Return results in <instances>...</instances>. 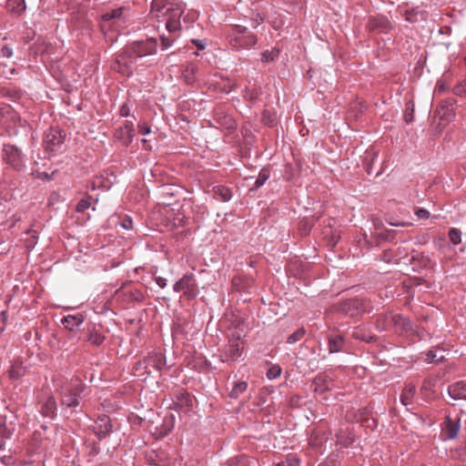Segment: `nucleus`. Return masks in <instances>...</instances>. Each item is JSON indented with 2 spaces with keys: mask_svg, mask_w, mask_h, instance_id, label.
Returning a JSON list of instances; mask_svg holds the SVG:
<instances>
[{
  "mask_svg": "<svg viewBox=\"0 0 466 466\" xmlns=\"http://www.w3.org/2000/svg\"><path fill=\"white\" fill-rule=\"evenodd\" d=\"M243 330L238 327L228 334V343L224 346L219 357L221 361L229 366L242 360L244 351V341L242 340Z\"/></svg>",
  "mask_w": 466,
  "mask_h": 466,
  "instance_id": "obj_1",
  "label": "nucleus"
},
{
  "mask_svg": "<svg viewBox=\"0 0 466 466\" xmlns=\"http://www.w3.org/2000/svg\"><path fill=\"white\" fill-rule=\"evenodd\" d=\"M229 45L236 50L250 49L256 46L258 36L241 25H232L227 29Z\"/></svg>",
  "mask_w": 466,
  "mask_h": 466,
  "instance_id": "obj_2",
  "label": "nucleus"
},
{
  "mask_svg": "<svg viewBox=\"0 0 466 466\" xmlns=\"http://www.w3.org/2000/svg\"><path fill=\"white\" fill-rule=\"evenodd\" d=\"M378 327L383 330L394 329L395 332L403 334L414 330L412 322L401 314L389 312L378 319Z\"/></svg>",
  "mask_w": 466,
  "mask_h": 466,
  "instance_id": "obj_3",
  "label": "nucleus"
},
{
  "mask_svg": "<svg viewBox=\"0 0 466 466\" xmlns=\"http://www.w3.org/2000/svg\"><path fill=\"white\" fill-rule=\"evenodd\" d=\"M86 385L79 380H72L69 385L61 392V404L66 408H76L79 405V397L84 392Z\"/></svg>",
  "mask_w": 466,
  "mask_h": 466,
  "instance_id": "obj_4",
  "label": "nucleus"
},
{
  "mask_svg": "<svg viewBox=\"0 0 466 466\" xmlns=\"http://www.w3.org/2000/svg\"><path fill=\"white\" fill-rule=\"evenodd\" d=\"M175 292H183L187 299H194L198 297L199 290L196 277L193 273L187 272L173 285Z\"/></svg>",
  "mask_w": 466,
  "mask_h": 466,
  "instance_id": "obj_5",
  "label": "nucleus"
},
{
  "mask_svg": "<svg viewBox=\"0 0 466 466\" xmlns=\"http://www.w3.org/2000/svg\"><path fill=\"white\" fill-rule=\"evenodd\" d=\"M66 134L63 129L51 127L44 137V146L46 151L55 153L62 149Z\"/></svg>",
  "mask_w": 466,
  "mask_h": 466,
  "instance_id": "obj_6",
  "label": "nucleus"
},
{
  "mask_svg": "<svg viewBox=\"0 0 466 466\" xmlns=\"http://www.w3.org/2000/svg\"><path fill=\"white\" fill-rule=\"evenodd\" d=\"M136 61L137 58L127 49L125 52L116 56L112 65V69L124 76H129L133 73Z\"/></svg>",
  "mask_w": 466,
  "mask_h": 466,
  "instance_id": "obj_7",
  "label": "nucleus"
},
{
  "mask_svg": "<svg viewBox=\"0 0 466 466\" xmlns=\"http://www.w3.org/2000/svg\"><path fill=\"white\" fill-rule=\"evenodd\" d=\"M157 47V39L148 37L145 40H139L132 43L127 49L137 59L150 56L156 53Z\"/></svg>",
  "mask_w": 466,
  "mask_h": 466,
  "instance_id": "obj_8",
  "label": "nucleus"
},
{
  "mask_svg": "<svg viewBox=\"0 0 466 466\" xmlns=\"http://www.w3.org/2000/svg\"><path fill=\"white\" fill-rule=\"evenodd\" d=\"M366 310L365 301L357 298L343 300L337 305L339 313L351 318L358 317Z\"/></svg>",
  "mask_w": 466,
  "mask_h": 466,
  "instance_id": "obj_9",
  "label": "nucleus"
},
{
  "mask_svg": "<svg viewBox=\"0 0 466 466\" xmlns=\"http://www.w3.org/2000/svg\"><path fill=\"white\" fill-rule=\"evenodd\" d=\"M183 13L184 8L180 4L175 3L170 5L169 11L164 16L167 18L166 28L169 33H176L181 30L180 17Z\"/></svg>",
  "mask_w": 466,
  "mask_h": 466,
  "instance_id": "obj_10",
  "label": "nucleus"
},
{
  "mask_svg": "<svg viewBox=\"0 0 466 466\" xmlns=\"http://www.w3.org/2000/svg\"><path fill=\"white\" fill-rule=\"evenodd\" d=\"M366 28L371 33L387 34L393 28V25L386 16L376 15L369 17Z\"/></svg>",
  "mask_w": 466,
  "mask_h": 466,
  "instance_id": "obj_11",
  "label": "nucleus"
},
{
  "mask_svg": "<svg viewBox=\"0 0 466 466\" xmlns=\"http://www.w3.org/2000/svg\"><path fill=\"white\" fill-rule=\"evenodd\" d=\"M3 152L5 161L15 170H21L24 167L22 153L15 146L5 145Z\"/></svg>",
  "mask_w": 466,
  "mask_h": 466,
  "instance_id": "obj_12",
  "label": "nucleus"
},
{
  "mask_svg": "<svg viewBox=\"0 0 466 466\" xmlns=\"http://www.w3.org/2000/svg\"><path fill=\"white\" fill-rule=\"evenodd\" d=\"M93 431L99 441L105 440L113 431L110 418L106 415L99 416L95 422Z\"/></svg>",
  "mask_w": 466,
  "mask_h": 466,
  "instance_id": "obj_13",
  "label": "nucleus"
},
{
  "mask_svg": "<svg viewBox=\"0 0 466 466\" xmlns=\"http://www.w3.org/2000/svg\"><path fill=\"white\" fill-rule=\"evenodd\" d=\"M454 105L455 100L453 99H446L442 101L435 110L436 116H438L441 120L451 121L455 116Z\"/></svg>",
  "mask_w": 466,
  "mask_h": 466,
  "instance_id": "obj_14",
  "label": "nucleus"
},
{
  "mask_svg": "<svg viewBox=\"0 0 466 466\" xmlns=\"http://www.w3.org/2000/svg\"><path fill=\"white\" fill-rule=\"evenodd\" d=\"M146 368L160 371L166 366V358L160 351H151L144 360Z\"/></svg>",
  "mask_w": 466,
  "mask_h": 466,
  "instance_id": "obj_15",
  "label": "nucleus"
},
{
  "mask_svg": "<svg viewBox=\"0 0 466 466\" xmlns=\"http://www.w3.org/2000/svg\"><path fill=\"white\" fill-rule=\"evenodd\" d=\"M174 4L175 2L171 0H152L149 15L157 19L164 17L169 11L170 5Z\"/></svg>",
  "mask_w": 466,
  "mask_h": 466,
  "instance_id": "obj_16",
  "label": "nucleus"
},
{
  "mask_svg": "<svg viewBox=\"0 0 466 466\" xmlns=\"http://www.w3.org/2000/svg\"><path fill=\"white\" fill-rule=\"evenodd\" d=\"M56 400L53 395H48L40 401V413L44 417L54 419L56 416Z\"/></svg>",
  "mask_w": 466,
  "mask_h": 466,
  "instance_id": "obj_17",
  "label": "nucleus"
},
{
  "mask_svg": "<svg viewBox=\"0 0 466 466\" xmlns=\"http://www.w3.org/2000/svg\"><path fill=\"white\" fill-rule=\"evenodd\" d=\"M175 399L180 406L182 412L187 413L193 408V397L186 390L181 389L175 392Z\"/></svg>",
  "mask_w": 466,
  "mask_h": 466,
  "instance_id": "obj_18",
  "label": "nucleus"
},
{
  "mask_svg": "<svg viewBox=\"0 0 466 466\" xmlns=\"http://www.w3.org/2000/svg\"><path fill=\"white\" fill-rule=\"evenodd\" d=\"M448 394L454 400H466V381L460 380L451 384Z\"/></svg>",
  "mask_w": 466,
  "mask_h": 466,
  "instance_id": "obj_19",
  "label": "nucleus"
},
{
  "mask_svg": "<svg viewBox=\"0 0 466 466\" xmlns=\"http://www.w3.org/2000/svg\"><path fill=\"white\" fill-rule=\"evenodd\" d=\"M345 339L339 334H330L328 337V350L329 353H338L344 350Z\"/></svg>",
  "mask_w": 466,
  "mask_h": 466,
  "instance_id": "obj_20",
  "label": "nucleus"
},
{
  "mask_svg": "<svg viewBox=\"0 0 466 466\" xmlns=\"http://www.w3.org/2000/svg\"><path fill=\"white\" fill-rule=\"evenodd\" d=\"M198 72L199 66L196 63H188L182 72V77L185 83L193 85L197 81Z\"/></svg>",
  "mask_w": 466,
  "mask_h": 466,
  "instance_id": "obj_21",
  "label": "nucleus"
},
{
  "mask_svg": "<svg viewBox=\"0 0 466 466\" xmlns=\"http://www.w3.org/2000/svg\"><path fill=\"white\" fill-rule=\"evenodd\" d=\"M106 337L101 333L95 324L87 327V341L92 345L100 346L105 341Z\"/></svg>",
  "mask_w": 466,
  "mask_h": 466,
  "instance_id": "obj_22",
  "label": "nucleus"
},
{
  "mask_svg": "<svg viewBox=\"0 0 466 466\" xmlns=\"http://www.w3.org/2000/svg\"><path fill=\"white\" fill-rule=\"evenodd\" d=\"M61 322L66 329L73 331L84 322V316L80 313L68 315L64 317Z\"/></svg>",
  "mask_w": 466,
  "mask_h": 466,
  "instance_id": "obj_23",
  "label": "nucleus"
},
{
  "mask_svg": "<svg viewBox=\"0 0 466 466\" xmlns=\"http://www.w3.org/2000/svg\"><path fill=\"white\" fill-rule=\"evenodd\" d=\"M216 121L220 127L227 130H234L236 128V122L233 117L226 113L218 112Z\"/></svg>",
  "mask_w": 466,
  "mask_h": 466,
  "instance_id": "obj_24",
  "label": "nucleus"
},
{
  "mask_svg": "<svg viewBox=\"0 0 466 466\" xmlns=\"http://www.w3.org/2000/svg\"><path fill=\"white\" fill-rule=\"evenodd\" d=\"M460 431V420H453L450 416L445 418V434L448 439H455Z\"/></svg>",
  "mask_w": 466,
  "mask_h": 466,
  "instance_id": "obj_25",
  "label": "nucleus"
},
{
  "mask_svg": "<svg viewBox=\"0 0 466 466\" xmlns=\"http://www.w3.org/2000/svg\"><path fill=\"white\" fill-rule=\"evenodd\" d=\"M352 338L365 342H371L376 340V336L368 331L365 328L357 327L353 329Z\"/></svg>",
  "mask_w": 466,
  "mask_h": 466,
  "instance_id": "obj_26",
  "label": "nucleus"
},
{
  "mask_svg": "<svg viewBox=\"0 0 466 466\" xmlns=\"http://www.w3.org/2000/svg\"><path fill=\"white\" fill-rule=\"evenodd\" d=\"M415 394V386L412 383H406L400 394V401L404 406H409L412 403Z\"/></svg>",
  "mask_w": 466,
  "mask_h": 466,
  "instance_id": "obj_27",
  "label": "nucleus"
},
{
  "mask_svg": "<svg viewBox=\"0 0 466 466\" xmlns=\"http://www.w3.org/2000/svg\"><path fill=\"white\" fill-rule=\"evenodd\" d=\"M337 443L342 447H349L355 441V435L351 431H343L336 433Z\"/></svg>",
  "mask_w": 466,
  "mask_h": 466,
  "instance_id": "obj_28",
  "label": "nucleus"
},
{
  "mask_svg": "<svg viewBox=\"0 0 466 466\" xmlns=\"http://www.w3.org/2000/svg\"><path fill=\"white\" fill-rule=\"evenodd\" d=\"M405 20L410 23H416L420 19H425V12L419 9V7L405 10L403 14Z\"/></svg>",
  "mask_w": 466,
  "mask_h": 466,
  "instance_id": "obj_29",
  "label": "nucleus"
},
{
  "mask_svg": "<svg viewBox=\"0 0 466 466\" xmlns=\"http://www.w3.org/2000/svg\"><path fill=\"white\" fill-rule=\"evenodd\" d=\"M251 279L246 276H237L232 279V287L235 290H247L250 286Z\"/></svg>",
  "mask_w": 466,
  "mask_h": 466,
  "instance_id": "obj_30",
  "label": "nucleus"
},
{
  "mask_svg": "<svg viewBox=\"0 0 466 466\" xmlns=\"http://www.w3.org/2000/svg\"><path fill=\"white\" fill-rule=\"evenodd\" d=\"M215 196L221 201H228L232 198V191L229 187L222 185H218L213 187Z\"/></svg>",
  "mask_w": 466,
  "mask_h": 466,
  "instance_id": "obj_31",
  "label": "nucleus"
},
{
  "mask_svg": "<svg viewBox=\"0 0 466 466\" xmlns=\"http://www.w3.org/2000/svg\"><path fill=\"white\" fill-rule=\"evenodd\" d=\"M6 9L15 15H21L25 10V0H7Z\"/></svg>",
  "mask_w": 466,
  "mask_h": 466,
  "instance_id": "obj_32",
  "label": "nucleus"
},
{
  "mask_svg": "<svg viewBox=\"0 0 466 466\" xmlns=\"http://www.w3.org/2000/svg\"><path fill=\"white\" fill-rule=\"evenodd\" d=\"M115 138L124 146H128L133 140V136L125 131L122 127H117L114 133Z\"/></svg>",
  "mask_w": 466,
  "mask_h": 466,
  "instance_id": "obj_33",
  "label": "nucleus"
},
{
  "mask_svg": "<svg viewBox=\"0 0 466 466\" xmlns=\"http://www.w3.org/2000/svg\"><path fill=\"white\" fill-rule=\"evenodd\" d=\"M443 350L441 349L431 350L426 354V361L429 363H440L444 359Z\"/></svg>",
  "mask_w": 466,
  "mask_h": 466,
  "instance_id": "obj_34",
  "label": "nucleus"
},
{
  "mask_svg": "<svg viewBox=\"0 0 466 466\" xmlns=\"http://www.w3.org/2000/svg\"><path fill=\"white\" fill-rule=\"evenodd\" d=\"M270 176V170L268 167H263L259 173L258 176L255 181L254 187L252 189H258L261 187L265 182L268 179Z\"/></svg>",
  "mask_w": 466,
  "mask_h": 466,
  "instance_id": "obj_35",
  "label": "nucleus"
},
{
  "mask_svg": "<svg viewBox=\"0 0 466 466\" xmlns=\"http://www.w3.org/2000/svg\"><path fill=\"white\" fill-rule=\"evenodd\" d=\"M314 390L319 393H324L329 390V381L326 378L318 376L313 380Z\"/></svg>",
  "mask_w": 466,
  "mask_h": 466,
  "instance_id": "obj_36",
  "label": "nucleus"
},
{
  "mask_svg": "<svg viewBox=\"0 0 466 466\" xmlns=\"http://www.w3.org/2000/svg\"><path fill=\"white\" fill-rule=\"evenodd\" d=\"M248 389V383L246 381H237L234 383V386L229 392V397L232 399H237L240 394L245 392Z\"/></svg>",
  "mask_w": 466,
  "mask_h": 466,
  "instance_id": "obj_37",
  "label": "nucleus"
},
{
  "mask_svg": "<svg viewBox=\"0 0 466 466\" xmlns=\"http://www.w3.org/2000/svg\"><path fill=\"white\" fill-rule=\"evenodd\" d=\"M300 459L297 454L289 453L285 460L279 461L276 466H300Z\"/></svg>",
  "mask_w": 466,
  "mask_h": 466,
  "instance_id": "obj_38",
  "label": "nucleus"
},
{
  "mask_svg": "<svg viewBox=\"0 0 466 466\" xmlns=\"http://www.w3.org/2000/svg\"><path fill=\"white\" fill-rule=\"evenodd\" d=\"M27 235H29L28 238H25V246L28 249H31L33 248L36 243H37V239H38V230L37 229H34V228H29L26 230L25 232Z\"/></svg>",
  "mask_w": 466,
  "mask_h": 466,
  "instance_id": "obj_39",
  "label": "nucleus"
},
{
  "mask_svg": "<svg viewBox=\"0 0 466 466\" xmlns=\"http://www.w3.org/2000/svg\"><path fill=\"white\" fill-rule=\"evenodd\" d=\"M312 227L313 222L308 218H304L299 222V230L302 236H308Z\"/></svg>",
  "mask_w": 466,
  "mask_h": 466,
  "instance_id": "obj_40",
  "label": "nucleus"
},
{
  "mask_svg": "<svg viewBox=\"0 0 466 466\" xmlns=\"http://www.w3.org/2000/svg\"><path fill=\"white\" fill-rule=\"evenodd\" d=\"M280 50L278 47H273L270 50H266L261 55V61L268 63L273 61L279 56Z\"/></svg>",
  "mask_w": 466,
  "mask_h": 466,
  "instance_id": "obj_41",
  "label": "nucleus"
},
{
  "mask_svg": "<svg viewBox=\"0 0 466 466\" xmlns=\"http://www.w3.org/2000/svg\"><path fill=\"white\" fill-rule=\"evenodd\" d=\"M125 9L126 8L124 6H121L111 11L106 12L105 14H103L102 19L104 21H109L111 19L120 18Z\"/></svg>",
  "mask_w": 466,
  "mask_h": 466,
  "instance_id": "obj_42",
  "label": "nucleus"
},
{
  "mask_svg": "<svg viewBox=\"0 0 466 466\" xmlns=\"http://www.w3.org/2000/svg\"><path fill=\"white\" fill-rule=\"evenodd\" d=\"M92 197L87 195L84 198L80 199L76 207V211L78 213L85 212L87 208L91 207Z\"/></svg>",
  "mask_w": 466,
  "mask_h": 466,
  "instance_id": "obj_43",
  "label": "nucleus"
},
{
  "mask_svg": "<svg viewBox=\"0 0 466 466\" xmlns=\"http://www.w3.org/2000/svg\"><path fill=\"white\" fill-rule=\"evenodd\" d=\"M306 334V330L304 328L298 329L295 332L290 334L287 339V343L294 344L303 339Z\"/></svg>",
  "mask_w": 466,
  "mask_h": 466,
  "instance_id": "obj_44",
  "label": "nucleus"
},
{
  "mask_svg": "<svg viewBox=\"0 0 466 466\" xmlns=\"http://www.w3.org/2000/svg\"><path fill=\"white\" fill-rule=\"evenodd\" d=\"M8 375L11 380H19L25 375V371L21 366L12 365L8 370Z\"/></svg>",
  "mask_w": 466,
  "mask_h": 466,
  "instance_id": "obj_45",
  "label": "nucleus"
},
{
  "mask_svg": "<svg viewBox=\"0 0 466 466\" xmlns=\"http://www.w3.org/2000/svg\"><path fill=\"white\" fill-rule=\"evenodd\" d=\"M449 239L453 245H458L461 242V232L460 229L452 228L449 230Z\"/></svg>",
  "mask_w": 466,
  "mask_h": 466,
  "instance_id": "obj_46",
  "label": "nucleus"
},
{
  "mask_svg": "<svg viewBox=\"0 0 466 466\" xmlns=\"http://www.w3.org/2000/svg\"><path fill=\"white\" fill-rule=\"evenodd\" d=\"M11 431L7 429L5 424H0V450L4 449L5 441L9 439Z\"/></svg>",
  "mask_w": 466,
  "mask_h": 466,
  "instance_id": "obj_47",
  "label": "nucleus"
},
{
  "mask_svg": "<svg viewBox=\"0 0 466 466\" xmlns=\"http://www.w3.org/2000/svg\"><path fill=\"white\" fill-rule=\"evenodd\" d=\"M174 423H175L174 415L170 414V415L165 417L164 430H163L164 436L167 435L173 429Z\"/></svg>",
  "mask_w": 466,
  "mask_h": 466,
  "instance_id": "obj_48",
  "label": "nucleus"
},
{
  "mask_svg": "<svg viewBox=\"0 0 466 466\" xmlns=\"http://www.w3.org/2000/svg\"><path fill=\"white\" fill-rule=\"evenodd\" d=\"M281 374V368L279 365H273L270 367L266 375L268 380H274L280 376Z\"/></svg>",
  "mask_w": 466,
  "mask_h": 466,
  "instance_id": "obj_49",
  "label": "nucleus"
},
{
  "mask_svg": "<svg viewBox=\"0 0 466 466\" xmlns=\"http://www.w3.org/2000/svg\"><path fill=\"white\" fill-rule=\"evenodd\" d=\"M414 105L412 102H409L407 105H406V112H405V115H404V120L406 123H411L413 121V117H414Z\"/></svg>",
  "mask_w": 466,
  "mask_h": 466,
  "instance_id": "obj_50",
  "label": "nucleus"
},
{
  "mask_svg": "<svg viewBox=\"0 0 466 466\" xmlns=\"http://www.w3.org/2000/svg\"><path fill=\"white\" fill-rule=\"evenodd\" d=\"M160 39H161V49L162 50L167 49L175 42L174 37L166 36V35H161Z\"/></svg>",
  "mask_w": 466,
  "mask_h": 466,
  "instance_id": "obj_51",
  "label": "nucleus"
},
{
  "mask_svg": "<svg viewBox=\"0 0 466 466\" xmlns=\"http://www.w3.org/2000/svg\"><path fill=\"white\" fill-rule=\"evenodd\" d=\"M265 20V16L260 14L257 13L252 18H251V26L253 28H257L260 24H262Z\"/></svg>",
  "mask_w": 466,
  "mask_h": 466,
  "instance_id": "obj_52",
  "label": "nucleus"
},
{
  "mask_svg": "<svg viewBox=\"0 0 466 466\" xmlns=\"http://www.w3.org/2000/svg\"><path fill=\"white\" fill-rule=\"evenodd\" d=\"M414 213L420 219H427L430 218V212L423 208H416Z\"/></svg>",
  "mask_w": 466,
  "mask_h": 466,
  "instance_id": "obj_53",
  "label": "nucleus"
},
{
  "mask_svg": "<svg viewBox=\"0 0 466 466\" xmlns=\"http://www.w3.org/2000/svg\"><path fill=\"white\" fill-rule=\"evenodd\" d=\"M139 134L146 136L151 132L150 127L146 123L142 122L137 125Z\"/></svg>",
  "mask_w": 466,
  "mask_h": 466,
  "instance_id": "obj_54",
  "label": "nucleus"
},
{
  "mask_svg": "<svg viewBox=\"0 0 466 466\" xmlns=\"http://www.w3.org/2000/svg\"><path fill=\"white\" fill-rule=\"evenodd\" d=\"M123 129L129 134H131L133 137L135 136V125L133 121L126 120L124 123V126H122Z\"/></svg>",
  "mask_w": 466,
  "mask_h": 466,
  "instance_id": "obj_55",
  "label": "nucleus"
},
{
  "mask_svg": "<svg viewBox=\"0 0 466 466\" xmlns=\"http://www.w3.org/2000/svg\"><path fill=\"white\" fill-rule=\"evenodd\" d=\"M133 221L129 216H125L120 222V226L125 229H131Z\"/></svg>",
  "mask_w": 466,
  "mask_h": 466,
  "instance_id": "obj_56",
  "label": "nucleus"
},
{
  "mask_svg": "<svg viewBox=\"0 0 466 466\" xmlns=\"http://www.w3.org/2000/svg\"><path fill=\"white\" fill-rule=\"evenodd\" d=\"M100 452V447L97 443L94 442L89 445L88 455L91 457H95L98 455Z\"/></svg>",
  "mask_w": 466,
  "mask_h": 466,
  "instance_id": "obj_57",
  "label": "nucleus"
},
{
  "mask_svg": "<svg viewBox=\"0 0 466 466\" xmlns=\"http://www.w3.org/2000/svg\"><path fill=\"white\" fill-rule=\"evenodd\" d=\"M119 115L123 117H127L130 115V107L128 102H125L119 108Z\"/></svg>",
  "mask_w": 466,
  "mask_h": 466,
  "instance_id": "obj_58",
  "label": "nucleus"
},
{
  "mask_svg": "<svg viewBox=\"0 0 466 466\" xmlns=\"http://www.w3.org/2000/svg\"><path fill=\"white\" fill-rule=\"evenodd\" d=\"M453 93L456 95V96H463L466 95V87L464 85L462 84H460V85H457L453 87Z\"/></svg>",
  "mask_w": 466,
  "mask_h": 466,
  "instance_id": "obj_59",
  "label": "nucleus"
},
{
  "mask_svg": "<svg viewBox=\"0 0 466 466\" xmlns=\"http://www.w3.org/2000/svg\"><path fill=\"white\" fill-rule=\"evenodd\" d=\"M32 174L36 178L45 179V180H48V181L52 179V177L46 172L34 171Z\"/></svg>",
  "mask_w": 466,
  "mask_h": 466,
  "instance_id": "obj_60",
  "label": "nucleus"
},
{
  "mask_svg": "<svg viewBox=\"0 0 466 466\" xmlns=\"http://www.w3.org/2000/svg\"><path fill=\"white\" fill-rule=\"evenodd\" d=\"M191 42L197 46L198 50H204L206 48V40L192 39Z\"/></svg>",
  "mask_w": 466,
  "mask_h": 466,
  "instance_id": "obj_61",
  "label": "nucleus"
},
{
  "mask_svg": "<svg viewBox=\"0 0 466 466\" xmlns=\"http://www.w3.org/2000/svg\"><path fill=\"white\" fill-rule=\"evenodd\" d=\"M1 54L5 57H11L13 56V50L8 46H3L1 48Z\"/></svg>",
  "mask_w": 466,
  "mask_h": 466,
  "instance_id": "obj_62",
  "label": "nucleus"
},
{
  "mask_svg": "<svg viewBox=\"0 0 466 466\" xmlns=\"http://www.w3.org/2000/svg\"><path fill=\"white\" fill-rule=\"evenodd\" d=\"M155 281L157 284V286L160 287L161 289H164L167 286V279L162 277H156Z\"/></svg>",
  "mask_w": 466,
  "mask_h": 466,
  "instance_id": "obj_63",
  "label": "nucleus"
},
{
  "mask_svg": "<svg viewBox=\"0 0 466 466\" xmlns=\"http://www.w3.org/2000/svg\"><path fill=\"white\" fill-rule=\"evenodd\" d=\"M458 451L460 454L466 455V433L463 435V441Z\"/></svg>",
  "mask_w": 466,
  "mask_h": 466,
  "instance_id": "obj_64",
  "label": "nucleus"
}]
</instances>
